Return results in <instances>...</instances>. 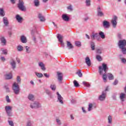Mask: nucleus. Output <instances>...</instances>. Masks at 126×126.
Returning <instances> with one entry per match:
<instances>
[{
    "instance_id": "49",
    "label": "nucleus",
    "mask_w": 126,
    "mask_h": 126,
    "mask_svg": "<svg viewBox=\"0 0 126 126\" xmlns=\"http://www.w3.org/2000/svg\"><path fill=\"white\" fill-rule=\"evenodd\" d=\"M96 53L98 54V55H101V54H102V49H96Z\"/></svg>"
},
{
    "instance_id": "19",
    "label": "nucleus",
    "mask_w": 126,
    "mask_h": 126,
    "mask_svg": "<svg viewBox=\"0 0 126 126\" xmlns=\"http://www.w3.org/2000/svg\"><path fill=\"white\" fill-rule=\"evenodd\" d=\"M10 64L11 65L12 68L14 69L16 67V62L14 60L12 59L10 62Z\"/></svg>"
},
{
    "instance_id": "42",
    "label": "nucleus",
    "mask_w": 126,
    "mask_h": 126,
    "mask_svg": "<svg viewBox=\"0 0 126 126\" xmlns=\"http://www.w3.org/2000/svg\"><path fill=\"white\" fill-rule=\"evenodd\" d=\"M95 58L98 62H102V57H101V56L97 55L96 56Z\"/></svg>"
},
{
    "instance_id": "9",
    "label": "nucleus",
    "mask_w": 126,
    "mask_h": 126,
    "mask_svg": "<svg viewBox=\"0 0 126 126\" xmlns=\"http://www.w3.org/2000/svg\"><path fill=\"white\" fill-rule=\"evenodd\" d=\"M58 102H59L60 104H63V98L62 97V95L59 92L57 93Z\"/></svg>"
},
{
    "instance_id": "34",
    "label": "nucleus",
    "mask_w": 126,
    "mask_h": 126,
    "mask_svg": "<svg viewBox=\"0 0 126 126\" xmlns=\"http://www.w3.org/2000/svg\"><path fill=\"white\" fill-rule=\"evenodd\" d=\"M107 76L109 79V80H113L114 79V75L111 73H108L107 74Z\"/></svg>"
},
{
    "instance_id": "58",
    "label": "nucleus",
    "mask_w": 126,
    "mask_h": 126,
    "mask_svg": "<svg viewBox=\"0 0 126 126\" xmlns=\"http://www.w3.org/2000/svg\"><path fill=\"white\" fill-rule=\"evenodd\" d=\"M71 103H72V104H75L76 103V100H75V99H72L71 100Z\"/></svg>"
},
{
    "instance_id": "5",
    "label": "nucleus",
    "mask_w": 126,
    "mask_h": 126,
    "mask_svg": "<svg viewBox=\"0 0 126 126\" xmlns=\"http://www.w3.org/2000/svg\"><path fill=\"white\" fill-rule=\"evenodd\" d=\"M30 107L32 109H39L41 108L42 106L41 103L38 101H34L33 102L31 103Z\"/></svg>"
},
{
    "instance_id": "4",
    "label": "nucleus",
    "mask_w": 126,
    "mask_h": 126,
    "mask_svg": "<svg viewBox=\"0 0 126 126\" xmlns=\"http://www.w3.org/2000/svg\"><path fill=\"white\" fill-rule=\"evenodd\" d=\"M17 7L22 11H24V10H26V7L24 5V1H23V0H19V2L17 4Z\"/></svg>"
},
{
    "instance_id": "54",
    "label": "nucleus",
    "mask_w": 126,
    "mask_h": 126,
    "mask_svg": "<svg viewBox=\"0 0 126 126\" xmlns=\"http://www.w3.org/2000/svg\"><path fill=\"white\" fill-rule=\"evenodd\" d=\"M27 126H32V122L28 121L27 123Z\"/></svg>"
},
{
    "instance_id": "25",
    "label": "nucleus",
    "mask_w": 126,
    "mask_h": 126,
    "mask_svg": "<svg viewBox=\"0 0 126 126\" xmlns=\"http://www.w3.org/2000/svg\"><path fill=\"white\" fill-rule=\"evenodd\" d=\"M126 97V94L124 93H121L120 94V98L122 102H124L125 101V98Z\"/></svg>"
},
{
    "instance_id": "59",
    "label": "nucleus",
    "mask_w": 126,
    "mask_h": 126,
    "mask_svg": "<svg viewBox=\"0 0 126 126\" xmlns=\"http://www.w3.org/2000/svg\"><path fill=\"white\" fill-rule=\"evenodd\" d=\"M122 63H126V59L125 58H123L122 59Z\"/></svg>"
},
{
    "instance_id": "50",
    "label": "nucleus",
    "mask_w": 126,
    "mask_h": 126,
    "mask_svg": "<svg viewBox=\"0 0 126 126\" xmlns=\"http://www.w3.org/2000/svg\"><path fill=\"white\" fill-rule=\"evenodd\" d=\"M7 122L8 123L9 126H14V123H13V121L11 120H8Z\"/></svg>"
},
{
    "instance_id": "23",
    "label": "nucleus",
    "mask_w": 126,
    "mask_h": 126,
    "mask_svg": "<svg viewBox=\"0 0 126 126\" xmlns=\"http://www.w3.org/2000/svg\"><path fill=\"white\" fill-rule=\"evenodd\" d=\"M45 92H46V94L49 96V98L50 99H52V98H53V94H52V92H51L49 90H46L45 91Z\"/></svg>"
},
{
    "instance_id": "1",
    "label": "nucleus",
    "mask_w": 126,
    "mask_h": 126,
    "mask_svg": "<svg viewBox=\"0 0 126 126\" xmlns=\"http://www.w3.org/2000/svg\"><path fill=\"white\" fill-rule=\"evenodd\" d=\"M107 71H108V66H107V64L103 63L102 66H99V73L100 75H102V79H103L104 82L107 81V74H106Z\"/></svg>"
},
{
    "instance_id": "17",
    "label": "nucleus",
    "mask_w": 126,
    "mask_h": 126,
    "mask_svg": "<svg viewBox=\"0 0 126 126\" xmlns=\"http://www.w3.org/2000/svg\"><path fill=\"white\" fill-rule=\"evenodd\" d=\"M15 18L19 23H22V21H23V18L20 16L19 14L16 15Z\"/></svg>"
},
{
    "instance_id": "11",
    "label": "nucleus",
    "mask_w": 126,
    "mask_h": 126,
    "mask_svg": "<svg viewBox=\"0 0 126 126\" xmlns=\"http://www.w3.org/2000/svg\"><path fill=\"white\" fill-rule=\"evenodd\" d=\"M4 79L9 80L12 79L13 76L12 73H6L4 75Z\"/></svg>"
},
{
    "instance_id": "36",
    "label": "nucleus",
    "mask_w": 126,
    "mask_h": 126,
    "mask_svg": "<svg viewBox=\"0 0 126 126\" xmlns=\"http://www.w3.org/2000/svg\"><path fill=\"white\" fill-rule=\"evenodd\" d=\"M5 111H12V107L9 105L5 106Z\"/></svg>"
},
{
    "instance_id": "29",
    "label": "nucleus",
    "mask_w": 126,
    "mask_h": 126,
    "mask_svg": "<svg viewBox=\"0 0 126 126\" xmlns=\"http://www.w3.org/2000/svg\"><path fill=\"white\" fill-rule=\"evenodd\" d=\"M50 88L52 91H56V89H57V86L56 84L54 83H52L50 85Z\"/></svg>"
},
{
    "instance_id": "30",
    "label": "nucleus",
    "mask_w": 126,
    "mask_h": 126,
    "mask_svg": "<svg viewBox=\"0 0 126 126\" xmlns=\"http://www.w3.org/2000/svg\"><path fill=\"white\" fill-rule=\"evenodd\" d=\"M98 35H99L101 39H105L106 37V35H105V34L103 32H99L98 33Z\"/></svg>"
},
{
    "instance_id": "14",
    "label": "nucleus",
    "mask_w": 126,
    "mask_h": 126,
    "mask_svg": "<svg viewBox=\"0 0 126 126\" xmlns=\"http://www.w3.org/2000/svg\"><path fill=\"white\" fill-rule=\"evenodd\" d=\"M62 19L64 21L67 22L69 21V17L67 15V14H63L62 15Z\"/></svg>"
},
{
    "instance_id": "37",
    "label": "nucleus",
    "mask_w": 126,
    "mask_h": 126,
    "mask_svg": "<svg viewBox=\"0 0 126 126\" xmlns=\"http://www.w3.org/2000/svg\"><path fill=\"white\" fill-rule=\"evenodd\" d=\"M5 112L8 117H12V110H8Z\"/></svg>"
},
{
    "instance_id": "16",
    "label": "nucleus",
    "mask_w": 126,
    "mask_h": 126,
    "mask_svg": "<svg viewBox=\"0 0 126 126\" xmlns=\"http://www.w3.org/2000/svg\"><path fill=\"white\" fill-rule=\"evenodd\" d=\"M38 66L40 67L41 70L45 71L46 70V67H45V64L43 62L38 63Z\"/></svg>"
},
{
    "instance_id": "38",
    "label": "nucleus",
    "mask_w": 126,
    "mask_h": 126,
    "mask_svg": "<svg viewBox=\"0 0 126 126\" xmlns=\"http://www.w3.org/2000/svg\"><path fill=\"white\" fill-rule=\"evenodd\" d=\"M25 48L26 49V52L27 53V54H30L31 53V49H30V47L29 46H26Z\"/></svg>"
},
{
    "instance_id": "47",
    "label": "nucleus",
    "mask_w": 126,
    "mask_h": 126,
    "mask_svg": "<svg viewBox=\"0 0 126 126\" xmlns=\"http://www.w3.org/2000/svg\"><path fill=\"white\" fill-rule=\"evenodd\" d=\"M75 45L77 47H81V42L80 41H76L75 42Z\"/></svg>"
},
{
    "instance_id": "52",
    "label": "nucleus",
    "mask_w": 126,
    "mask_h": 126,
    "mask_svg": "<svg viewBox=\"0 0 126 126\" xmlns=\"http://www.w3.org/2000/svg\"><path fill=\"white\" fill-rule=\"evenodd\" d=\"M4 88L6 90V92H7V93L10 92V91L9 90V88L8 87V86H5Z\"/></svg>"
},
{
    "instance_id": "3",
    "label": "nucleus",
    "mask_w": 126,
    "mask_h": 126,
    "mask_svg": "<svg viewBox=\"0 0 126 126\" xmlns=\"http://www.w3.org/2000/svg\"><path fill=\"white\" fill-rule=\"evenodd\" d=\"M119 48L121 50L123 55H126V40L123 39L119 40L118 42Z\"/></svg>"
},
{
    "instance_id": "35",
    "label": "nucleus",
    "mask_w": 126,
    "mask_h": 126,
    "mask_svg": "<svg viewBox=\"0 0 126 126\" xmlns=\"http://www.w3.org/2000/svg\"><path fill=\"white\" fill-rule=\"evenodd\" d=\"M5 15V13H4V11L3 10V9L2 8H0V16L3 17Z\"/></svg>"
},
{
    "instance_id": "63",
    "label": "nucleus",
    "mask_w": 126,
    "mask_h": 126,
    "mask_svg": "<svg viewBox=\"0 0 126 126\" xmlns=\"http://www.w3.org/2000/svg\"><path fill=\"white\" fill-rule=\"evenodd\" d=\"M8 35H9V36H11V35H12V32H11V31H9L8 32Z\"/></svg>"
},
{
    "instance_id": "41",
    "label": "nucleus",
    "mask_w": 126,
    "mask_h": 126,
    "mask_svg": "<svg viewBox=\"0 0 126 126\" xmlns=\"http://www.w3.org/2000/svg\"><path fill=\"white\" fill-rule=\"evenodd\" d=\"M67 10L69 11H72L73 10V8L72 7V5L70 4L69 6L67 7Z\"/></svg>"
},
{
    "instance_id": "18",
    "label": "nucleus",
    "mask_w": 126,
    "mask_h": 126,
    "mask_svg": "<svg viewBox=\"0 0 126 126\" xmlns=\"http://www.w3.org/2000/svg\"><path fill=\"white\" fill-rule=\"evenodd\" d=\"M85 63L88 66H91V60L89 57H87L85 58Z\"/></svg>"
},
{
    "instance_id": "57",
    "label": "nucleus",
    "mask_w": 126,
    "mask_h": 126,
    "mask_svg": "<svg viewBox=\"0 0 126 126\" xmlns=\"http://www.w3.org/2000/svg\"><path fill=\"white\" fill-rule=\"evenodd\" d=\"M43 74H44V76H45L46 77V78H49V77H50V74H49L45 73Z\"/></svg>"
},
{
    "instance_id": "20",
    "label": "nucleus",
    "mask_w": 126,
    "mask_h": 126,
    "mask_svg": "<svg viewBox=\"0 0 126 126\" xmlns=\"http://www.w3.org/2000/svg\"><path fill=\"white\" fill-rule=\"evenodd\" d=\"M3 23L5 26H8V24H9V22H8V20L6 17H4L3 18Z\"/></svg>"
},
{
    "instance_id": "61",
    "label": "nucleus",
    "mask_w": 126,
    "mask_h": 126,
    "mask_svg": "<svg viewBox=\"0 0 126 126\" xmlns=\"http://www.w3.org/2000/svg\"><path fill=\"white\" fill-rule=\"evenodd\" d=\"M16 1V0H10V2L13 4H14V3H15Z\"/></svg>"
},
{
    "instance_id": "7",
    "label": "nucleus",
    "mask_w": 126,
    "mask_h": 126,
    "mask_svg": "<svg viewBox=\"0 0 126 126\" xmlns=\"http://www.w3.org/2000/svg\"><path fill=\"white\" fill-rule=\"evenodd\" d=\"M106 97H107V93L106 92H102L101 95L98 97V100L99 101H105Z\"/></svg>"
},
{
    "instance_id": "22",
    "label": "nucleus",
    "mask_w": 126,
    "mask_h": 126,
    "mask_svg": "<svg viewBox=\"0 0 126 126\" xmlns=\"http://www.w3.org/2000/svg\"><path fill=\"white\" fill-rule=\"evenodd\" d=\"M103 25L105 28H109L110 27V23L107 21H104L103 22Z\"/></svg>"
},
{
    "instance_id": "24",
    "label": "nucleus",
    "mask_w": 126,
    "mask_h": 126,
    "mask_svg": "<svg viewBox=\"0 0 126 126\" xmlns=\"http://www.w3.org/2000/svg\"><path fill=\"white\" fill-rule=\"evenodd\" d=\"M28 98L30 101H34L35 100V96L32 94H29Z\"/></svg>"
},
{
    "instance_id": "40",
    "label": "nucleus",
    "mask_w": 126,
    "mask_h": 126,
    "mask_svg": "<svg viewBox=\"0 0 126 126\" xmlns=\"http://www.w3.org/2000/svg\"><path fill=\"white\" fill-rule=\"evenodd\" d=\"M93 108V104L92 103H89V107L88 109V112H90L91 111H92Z\"/></svg>"
},
{
    "instance_id": "39",
    "label": "nucleus",
    "mask_w": 126,
    "mask_h": 126,
    "mask_svg": "<svg viewBox=\"0 0 126 126\" xmlns=\"http://www.w3.org/2000/svg\"><path fill=\"white\" fill-rule=\"evenodd\" d=\"M117 95H118V94H117L116 93L113 94L112 95V98L113 100H114V101H116Z\"/></svg>"
},
{
    "instance_id": "53",
    "label": "nucleus",
    "mask_w": 126,
    "mask_h": 126,
    "mask_svg": "<svg viewBox=\"0 0 126 126\" xmlns=\"http://www.w3.org/2000/svg\"><path fill=\"white\" fill-rule=\"evenodd\" d=\"M56 122L59 126H61V125H62V122H61V120L59 119H56Z\"/></svg>"
},
{
    "instance_id": "55",
    "label": "nucleus",
    "mask_w": 126,
    "mask_h": 126,
    "mask_svg": "<svg viewBox=\"0 0 126 126\" xmlns=\"http://www.w3.org/2000/svg\"><path fill=\"white\" fill-rule=\"evenodd\" d=\"M1 51L4 55H7V50L6 49L3 50L1 49Z\"/></svg>"
},
{
    "instance_id": "46",
    "label": "nucleus",
    "mask_w": 126,
    "mask_h": 126,
    "mask_svg": "<svg viewBox=\"0 0 126 126\" xmlns=\"http://www.w3.org/2000/svg\"><path fill=\"white\" fill-rule=\"evenodd\" d=\"M74 83V86L75 87H79V84L78 83V82H77L76 80H74L73 81Z\"/></svg>"
},
{
    "instance_id": "10",
    "label": "nucleus",
    "mask_w": 126,
    "mask_h": 126,
    "mask_svg": "<svg viewBox=\"0 0 126 126\" xmlns=\"http://www.w3.org/2000/svg\"><path fill=\"white\" fill-rule=\"evenodd\" d=\"M97 16H99L100 17H103V16H104V13L102 12V9H101V7H100V6H99L97 7Z\"/></svg>"
},
{
    "instance_id": "44",
    "label": "nucleus",
    "mask_w": 126,
    "mask_h": 126,
    "mask_svg": "<svg viewBox=\"0 0 126 126\" xmlns=\"http://www.w3.org/2000/svg\"><path fill=\"white\" fill-rule=\"evenodd\" d=\"M108 124H112V122L113 121V118H112V116L109 115L108 117Z\"/></svg>"
},
{
    "instance_id": "12",
    "label": "nucleus",
    "mask_w": 126,
    "mask_h": 126,
    "mask_svg": "<svg viewBox=\"0 0 126 126\" xmlns=\"http://www.w3.org/2000/svg\"><path fill=\"white\" fill-rule=\"evenodd\" d=\"M91 38L92 40H95V39L96 38L97 41H99V39H100V37H99V34L98 33H92L91 35Z\"/></svg>"
},
{
    "instance_id": "43",
    "label": "nucleus",
    "mask_w": 126,
    "mask_h": 126,
    "mask_svg": "<svg viewBox=\"0 0 126 126\" xmlns=\"http://www.w3.org/2000/svg\"><path fill=\"white\" fill-rule=\"evenodd\" d=\"M86 5L87 6H90L91 5V0H86Z\"/></svg>"
},
{
    "instance_id": "2",
    "label": "nucleus",
    "mask_w": 126,
    "mask_h": 126,
    "mask_svg": "<svg viewBox=\"0 0 126 126\" xmlns=\"http://www.w3.org/2000/svg\"><path fill=\"white\" fill-rule=\"evenodd\" d=\"M16 82H14L12 85L13 91L16 95H18L19 92H20V88L19 87V85L21 84V78L20 76H17L16 78Z\"/></svg>"
},
{
    "instance_id": "27",
    "label": "nucleus",
    "mask_w": 126,
    "mask_h": 126,
    "mask_svg": "<svg viewBox=\"0 0 126 126\" xmlns=\"http://www.w3.org/2000/svg\"><path fill=\"white\" fill-rule=\"evenodd\" d=\"M67 48H68V50H71V49L73 48V45H72L70 42L67 41Z\"/></svg>"
},
{
    "instance_id": "26",
    "label": "nucleus",
    "mask_w": 126,
    "mask_h": 126,
    "mask_svg": "<svg viewBox=\"0 0 126 126\" xmlns=\"http://www.w3.org/2000/svg\"><path fill=\"white\" fill-rule=\"evenodd\" d=\"M82 84H83V85H84V87H87L88 88H89V87H90V86H91V85H90L89 82H86V81H83L82 82Z\"/></svg>"
},
{
    "instance_id": "15",
    "label": "nucleus",
    "mask_w": 126,
    "mask_h": 126,
    "mask_svg": "<svg viewBox=\"0 0 126 126\" xmlns=\"http://www.w3.org/2000/svg\"><path fill=\"white\" fill-rule=\"evenodd\" d=\"M20 40L23 44L27 43V37L24 35H22L20 36Z\"/></svg>"
},
{
    "instance_id": "51",
    "label": "nucleus",
    "mask_w": 126,
    "mask_h": 126,
    "mask_svg": "<svg viewBox=\"0 0 126 126\" xmlns=\"http://www.w3.org/2000/svg\"><path fill=\"white\" fill-rule=\"evenodd\" d=\"M5 100L7 103H10V102H11V100H10V99H9V96L8 95L6 96Z\"/></svg>"
},
{
    "instance_id": "31",
    "label": "nucleus",
    "mask_w": 126,
    "mask_h": 126,
    "mask_svg": "<svg viewBox=\"0 0 126 126\" xmlns=\"http://www.w3.org/2000/svg\"><path fill=\"white\" fill-rule=\"evenodd\" d=\"M33 3L34 4V6L38 7L39 5H40V1L39 0H34Z\"/></svg>"
},
{
    "instance_id": "62",
    "label": "nucleus",
    "mask_w": 126,
    "mask_h": 126,
    "mask_svg": "<svg viewBox=\"0 0 126 126\" xmlns=\"http://www.w3.org/2000/svg\"><path fill=\"white\" fill-rule=\"evenodd\" d=\"M82 110L83 113H84L85 114L86 113V110L84 109V107H82Z\"/></svg>"
},
{
    "instance_id": "56",
    "label": "nucleus",
    "mask_w": 126,
    "mask_h": 126,
    "mask_svg": "<svg viewBox=\"0 0 126 126\" xmlns=\"http://www.w3.org/2000/svg\"><path fill=\"white\" fill-rule=\"evenodd\" d=\"M118 83H119V81H118V80L116 79L113 82V85H117Z\"/></svg>"
},
{
    "instance_id": "60",
    "label": "nucleus",
    "mask_w": 126,
    "mask_h": 126,
    "mask_svg": "<svg viewBox=\"0 0 126 126\" xmlns=\"http://www.w3.org/2000/svg\"><path fill=\"white\" fill-rule=\"evenodd\" d=\"M0 60H1V61H2V62H5V58L3 57H1L0 58Z\"/></svg>"
},
{
    "instance_id": "28",
    "label": "nucleus",
    "mask_w": 126,
    "mask_h": 126,
    "mask_svg": "<svg viewBox=\"0 0 126 126\" xmlns=\"http://www.w3.org/2000/svg\"><path fill=\"white\" fill-rule=\"evenodd\" d=\"M34 73L38 78H42L44 76V75L41 72H35Z\"/></svg>"
},
{
    "instance_id": "21",
    "label": "nucleus",
    "mask_w": 126,
    "mask_h": 126,
    "mask_svg": "<svg viewBox=\"0 0 126 126\" xmlns=\"http://www.w3.org/2000/svg\"><path fill=\"white\" fill-rule=\"evenodd\" d=\"M38 16L41 22H44V21L46 20V19H45V17H44V16H43L41 13H39Z\"/></svg>"
},
{
    "instance_id": "33",
    "label": "nucleus",
    "mask_w": 126,
    "mask_h": 126,
    "mask_svg": "<svg viewBox=\"0 0 126 126\" xmlns=\"http://www.w3.org/2000/svg\"><path fill=\"white\" fill-rule=\"evenodd\" d=\"M90 45L92 51H95V43L93 41H92L90 43Z\"/></svg>"
},
{
    "instance_id": "32",
    "label": "nucleus",
    "mask_w": 126,
    "mask_h": 126,
    "mask_svg": "<svg viewBox=\"0 0 126 126\" xmlns=\"http://www.w3.org/2000/svg\"><path fill=\"white\" fill-rule=\"evenodd\" d=\"M0 39L2 44H3V45H5V44H6V40H5V38H4V37L1 36Z\"/></svg>"
},
{
    "instance_id": "45",
    "label": "nucleus",
    "mask_w": 126,
    "mask_h": 126,
    "mask_svg": "<svg viewBox=\"0 0 126 126\" xmlns=\"http://www.w3.org/2000/svg\"><path fill=\"white\" fill-rule=\"evenodd\" d=\"M17 50L19 52H22L23 51V47L21 45H18L17 46Z\"/></svg>"
},
{
    "instance_id": "6",
    "label": "nucleus",
    "mask_w": 126,
    "mask_h": 126,
    "mask_svg": "<svg viewBox=\"0 0 126 126\" xmlns=\"http://www.w3.org/2000/svg\"><path fill=\"white\" fill-rule=\"evenodd\" d=\"M117 20H118V17H117V16H114L111 21V23L113 28H116L117 27V25L118 24Z\"/></svg>"
},
{
    "instance_id": "8",
    "label": "nucleus",
    "mask_w": 126,
    "mask_h": 126,
    "mask_svg": "<svg viewBox=\"0 0 126 126\" xmlns=\"http://www.w3.org/2000/svg\"><path fill=\"white\" fill-rule=\"evenodd\" d=\"M57 75H58V80L59 83L62 84V83H63V73L58 72Z\"/></svg>"
},
{
    "instance_id": "64",
    "label": "nucleus",
    "mask_w": 126,
    "mask_h": 126,
    "mask_svg": "<svg viewBox=\"0 0 126 126\" xmlns=\"http://www.w3.org/2000/svg\"><path fill=\"white\" fill-rule=\"evenodd\" d=\"M86 37L89 40L90 39V36H89V35L88 34H86Z\"/></svg>"
},
{
    "instance_id": "48",
    "label": "nucleus",
    "mask_w": 126,
    "mask_h": 126,
    "mask_svg": "<svg viewBox=\"0 0 126 126\" xmlns=\"http://www.w3.org/2000/svg\"><path fill=\"white\" fill-rule=\"evenodd\" d=\"M77 74L78 75L79 77H82V73L81 72V70H79L77 72Z\"/></svg>"
},
{
    "instance_id": "13",
    "label": "nucleus",
    "mask_w": 126,
    "mask_h": 126,
    "mask_svg": "<svg viewBox=\"0 0 126 126\" xmlns=\"http://www.w3.org/2000/svg\"><path fill=\"white\" fill-rule=\"evenodd\" d=\"M57 38L58 39L59 41L60 42L61 45L63 48L64 47V43L63 41V36L61 34H58Z\"/></svg>"
}]
</instances>
